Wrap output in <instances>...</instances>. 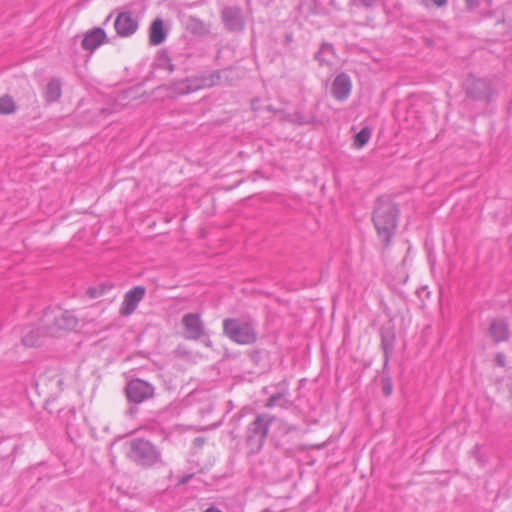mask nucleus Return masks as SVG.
<instances>
[{
    "label": "nucleus",
    "instance_id": "nucleus-1",
    "mask_svg": "<svg viewBox=\"0 0 512 512\" xmlns=\"http://www.w3.org/2000/svg\"><path fill=\"white\" fill-rule=\"evenodd\" d=\"M399 210L396 204L387 196L377 199L373 211L372 221L377 230L378 236L384 246H389L395 234L398 222Z\"/></svg>",
    "mask_w": 512,
    "mask_h": 512
},
{
    "label": "nucleus",
    "instance_id": "nucleus-2",
    "mask_svg": "<svg viewBox=\"0 0 512 512\" xmlns=\"http://www.w3.org/2000/svg\"><path fill=\"white\" fill-rule=\"evenodd\" d=\"M127 457L144 468H150L162 462L160 450L144 438H133L128 442Z\"/></svg>",
    "mask_w": 512,
    "mask_h": 512
},
{
    "label": "nucleus",
    "instance_id": "nucleus-3",
    "mask_svg": "<svg viewBox=\"0 0 512 512\" xmlns=\"http://www.w3.org/2000/svg\"><path fill=\"white\" fill-rule=\"evenodd\" d=\"M273 420L275 417L263 413L257 415L254 421L247 426L245 443L249 455L258 454L261 451Z\"/></svg>",
    "mask_w": 512,
    "mask_h": 512
},
{
    "label": "nucleus",
    "instance_id": "nucleus-4",
    "mask_svg": "<svg viewBox=\"0 0 512 512\" xmlns=\"http://www.w3.org/2000/svg\"><path fill=\"white\" fill-rule=\"evenodd\" d=\"M42 323L45 327V334L58 336L63 331L74 329L78 324V319L72 312L56 308L44 313Z\"/></svg>",
    "mask_w": 512,
    "mask_h": 512
},
{
    "label": "nucleus",
    "instance_id": "nucleus-5",
    "mask_svg": "<svg viewBox=\"0 0 512 512\" xmlns=\"http://www.w3.org/2000/svg\"><path fill=\"white\" fill-rule=\"evenodd\" d=\"M223 332L233 342L251 345L257 340L255 324L250 321L227 318L223 321Z\"/></svg>",
    "mask_w": 512,
    "mask_h": 512
},
{
    "label": "nucleus",
    "instance_id": "nucleus-6",
    "mask_svg": "<svg viewBox=\"0 0 512 512\" xmlns=\"http://www.w3.org/2000/svg\"><path fill=\"white\" fill-rule=\"evenodd\" d=\"M221 81V71L205 72L174 83V91L178 94H189L200 89L218 85Z\"/></svg>",
    "mask_w": 512,
    "mask_h": 512
},
{
    "label": "nucleus",
    "instance_id": "nucleus-7",
    "mask_svg": "<svg viewBox=\"0 0 512 512\" xmlns=\"http://www.w3.org/2000/svg\"><path fill=\"white\" fill-rule=\"evenodd\" d=\"M125 395L128 402L141 404L155 396V387L142 379H132L126 384Z\"/></svg>",
    "mask_w": 512,
    "mask_h": 512
},
{
    "label": "nucleus",
    "instance_id": "nucleus-8",
    "mask_svg": "<svg viewBox=\"0 0 512 512\" xmlns=\"http://www.w3.org/2000/svg\"><path fill=\"white\" fill-rule=\"evenodd\" d=\"M466 94L477 101L489 102L492 96L491 84L486 79L469 77L465 83Z\"/></svg>",
    "mask_w": 512,
    "mask_h": 512
},
{
    "label": "nucleus",
    "instance_id": "nucleus-9",
    "mask_svg": "<svg viewBox=\"0 0 512 512\" xmlns=\"http://www.w3.org/2000/svg\"><path fill=\"white\" fill-rule=\"evenodd\" d=\"M181 324L184 328L186 339L199 340L206 335L204 323L198 313L183 315Z\"/></svg>",
    "mask_w": 512,
    "mask_h": 512
},
{
    "label": "nucleus",
    "instance_id": "nucleus-10",
    "mask_svg": "<svg viewBox=\"0 0 512 512\" xmlns=\"http://www.w3.org/2000/svg\"><path fill=\"white\" fill-rule=\"evenodd\" d=\"M295 431L296 427L289 425L282 420L279 421L277 430L275 431L274 437L276 438V446L282 449L284 453L289 457L294 456L296 452L302 450L300 445H290L288 441L285 440L286 436Z\"/></svg>",
    "mask_w": 512,
    "mask_h": 512
},
{
    "label": "nucleus",
    "instance_id": "nucleus-11",
    "mask_svg": "<svg viewBox=\"0 0 512 512\" xmlns=\"http://www.w3.org/2000/svg\"><path fill=\"white\" fill-rule=\"evenodd\" d=\"M145 293L146 289L144 286H135L127 291L120 306V314L122 316L131 315L136 310L139 303L143 300Z\"/></svg>",
    "mask_w": 512,
    "mask_h": 512
},
{
    "label": "nucleus",
    "instance_id": "nucleus-12",
    "mask_svg": "<svg viewBox=\"0 0 512 512\" xmlns=\"http://www.w3.org/2000/svg\"><path fill=\"white\" fill-rule=\"evenodd\" d=\"M114 28L120 37H129L138 29V21L130 11L118 13L114 21Z\"/></svg>",
    "mask_w": 512,
    "mask_h": 512
},
{
    "label": "nucleus",
    "instance_id": "nucleus-13",
    "mask_svg": "<svg viewBox=\"0 0 512 512\" xmlns=\"http://www.w3.org/2000/svg\"><path fill=\"white\" fill-rule=\"evenodd\" d=\"M225 27L230 31H242L245 26L242 10L239 7H225L221 13Z\"/></svg>",
    "mask_w": 512,
    "mask_h": 512
},
{
    "label": "nucleus",
    "instance_id": "nucleus-14",
    "mask_svg": "<svg viewBox=\"0 0 512 512\" xmlns=\"http://www.w3.org/2000/svg\"><path fill=\"white\" fill-rule=\"evenodd\" d=\"M352 82L348 74L342 72L338 74L331 87L333 97L338 101H345L351 93Z\"/></svg>",
    "mask_w": 512,
    "mask_h": 512
},
{
    "label": "nucleus",
    "instance_id": "nucleus-15",
    "mask_svg": "<svg viewBox=\"0 0 512 512\" xmlns=\"http://www.w3.org/2000/svg\"><path fill=\"white\" fill-rule=\"evenodd\" d=\"M106 41V33L102 28H93L88 31L81 42L84 50L93 52Z\"/></svg>",
    "mask_w": 512,
    "mask_h": 512
},
{
    "label": "nucleus",
    "instance_id": "nucleus-16",
    "mask_svg": "<svg viewBox=\"0 0 512 512\" xmlns=\"http://www.w3.org/2000/svg\"><path fill=\"white\" fill-rule=\"evenodd\" d=\"M488 334L495 343L507 341L510 336L507 322L502 319H493Z\"/></svg>",
    "mask_w": 512,
    "mask_h": 512
},
{
    "label": "nucleus",
    "instance_id": "nucleus-17",
    "mask_svg": "<svg viewBox=\"0 0 512 512\" xmlns=\"http://www.w3.org/2000/svg\"><path fill=\"white\" fill-rule=\"evenodd\" d=\"M395 334L392 329H381V347L384 353V366L388 365L389 358L393 352Z\"/></svg>",
    "mask_w": 512,
    "mask_h": 512
},
{
    "label": "nucleus",
    "instance_id": "nucleus-18",
    "mask_svg": "<svg viewBox=\"0 0 512 512\" xmlns=\"http://www.w3.org/2000/svg\"><path fill=\"white\" fill-rule=\"evenodd\" d=\"M167 33L164 30L163 20L160 18L155 19L149 30V41L152 45H160L166 39Z\"/></svg>",
    "mask_w": 512,
    "mask_h": 512
},
{
    "label": "nucleus",
    "instance_id": "nucleus-19",
    "mask_svg": "<svg viewBox=\"0 0 512 512\" xmlns=\"http://www.w3.org/2000/svg\"><path fill=\"white\" fill-rule=\"evenodd\" d=\"M335 58V50L332 44L323 43L319 51L315 54V59L320 65H331Z\"/></svg>",
    "mask_w": 512,
    "mask_h": 512
},
{
    "label": "nucleus",
    "instance_id": "nucleus-20",
    "mask_svg": "<svg viewBox=\"0 0 512 512\" xmlns=\"http://www.w3.org/2000/svg\"><path fill=\"white\" fill-rule=\"evenodd\" d=\"M45 334V327L42 325V328H33L29 331L25 332L22 336V343L27 347H34L40 345L41 336Z\"/></svg>",
    "mask_w": 512,
    "mask_h": 512
},
{
    "label": "nucleus",
    "instance_id": "nucleus-21",
    "mask_svg": "<svg viewBox=\"0 0 512 512\" xmlns=\"http://www.w3.org/2000/svg\"><path fill=\"white\" fill-rule=\"evenodd\" d=\"M44 96L47 102H56L61 97V83L58 79H52L45 87Z\"/></svg>",
    "mask_w": 512,
    "mask_h": 512
},
{
    "label": "nucleus",
    "instance_id": "nucleus-22",
    "mask_svg": "<svg viewBox=\"0 0 512 512\" xmlns=\"http://www.w3.org/2000/svg\"><path fill=\"white\" fill-rule=\"evenodd\" d=\"M295 124L297 125H308L317 122V116L314 111L304 112L301 110L294 111Z\"/></svg>",
    "mask_w": 512,
    "mask_h": 512
},
{
    "label": "nucleus",
    "instance_id": "nucleus-23",
    "mask_svg": "<svg viewBox=\"0 0 512 512\" xmlns=\"http://www.w3.org/2000/svg\"><path fill=\"white\" fill-rule=\"evenodd\" d=\"M16 110L15 102L12 97L5 95L0 97V114L8 115Z\"/></svg>",
    "mask_w": 512,
    "mask_h": 512
},
{
    "label": "nucleus",
    "instance_id": "nucleus-24",
    "mask_svg": "<svg viewBox=\"0 0 512 512\" xmlns=\"http://www.w3.org/2000/svg\"><path fill=\"white\" fill-rule=\"evenodd\" d=\"M370 138L371 130L368 127H364L355 135V145L357 147H363L368 143Z\"/></svg>",
    "mask_w": 512,
    "mask_h": 512
},
{
    "label": "nucleus",
    "instance_id": "nucleus-25",
    "mask_svg": "<svg viewBox=\"0 0 512 512\" xmlns=\"http://www.w3.org/2000/svg\"><path fill=\"white\" fill-rule=\"evenodd\" d=\"M287 403H288V401L285 398V396L282 393H277V394L270 396V398L267 400V403L265 406L267 408H272L275 406L286 407Z\"/></svg>",
    "mask_w": 512,
    "mask_h": 512
},
{
    "label": "nucleus",
    "instance_id": "nucleus-26",
    "mask_svg": "<svg viewBox=\"0 0 512 512\" xmlns=\"http://www.w3.org/2000/svg\"><path fill=\"white\" fill-rule=\"evenodd\" d=\"M379 0H348L350 7L356 8H372Z\"/></svg>",
    "mask_w": 512,
    "mask_h": 512
},
{
    "label": "nucleus",
    "instance_id": "nucleus-27",
    "mask_svg": "<svg viewBox=\"0 0 512 512\" xmlns=\"http://www.w3.org/2000/svg\"><path fill=\"white\" fill-rule=\"evenodd\" d=\"M393 391V384L392 380L389 376L382 378V392L383 394L388 397L392 394Z\"/></svg>",
    "mask_w": 512,
    "mask_h": 512
},
{
    "label": "nucleus",
    "instance_id": "nucleus-28",
    "mask_svg": "<svg viewBox=\"0 0 512 512\" xmlns=\"http://www.w3.org/2000/svg\"><path fill=\"white\" fill-rule=\"evenodd\" d=\"M494 361H495L496 365H498L500 367H504L506 364V356L503 353L498 352L495 355Z\"/></svg>",
    "mask_w": 512,
    "mask_h": 512
},
{
    "label": "nucleus",
    "instance_id": "nucleus-29",
    "mask_svg": "<svg viewBox=\"0 0 512 512\" xmlns=\"http://www.w3.org/2000/svg\"><path fill=\"white\" fill-rule=\"evenodd\" d=\"M86 293H87V295H88L90 298H93V299H94V298H97V297L101 296V295H102V293H103V291H102V290H99V289H97V288H95V287H90V288H88V289H87V292H86Z\"/></svg>",
    "mask_w": 512,
    "mask_h": 512
},
{
    "label": "nucleus",
    "instance_id": "nucleus-30",
    "mask_svg": "<svg viewBox=\"0 0 512 512\" xmlns=\"http://www.w3.org/2000/svg\"><path fill=\"white\" fill-rule=\"evenodd\" d=\"M281 120L284 122H289V123L295 124L294 112L282 113Z\"/></svg>",
    "mask_w": 512,
    "mask_h": 512
},
{
    "label": "nucleus",
    "instance_id": "nucleus-31",
    "mask_svg": "<svg viewBox=\"0 0 512 512\" xmlns=\"http://www.w3.org/2000/svg\"><path fill=\"white\" fill-rule=\"evenodd\" d=\"M193 476H194V474H192V473L183 475L182 477L179 478L178 485L187 484L193 478Z\"/></svg>",
    "mask_w": 512,
    "mask_h": 512
},
{
    "label": "nucleus",
    "instance_id": "nucleus-32",
    "mask_svg": "<svg viewBox=\"0 0 512 512\" xmlns=\"http://www.w3.org/2000/svg\"><path fill=\"white\" fill-rule=\"evenodd\" d=\"M481 0H465L468 9L472 10L480 5Z\"/></svg>",
    "mask_w": 512,
    "mask_h": 512
},
{
    "label": "nucleus",
    "instance_id": "nucleus-33",
    "mask_svg": "<svg viewBox=\"0 0 512 512\" xmlns=\"http://www.w3.org/2000/svg\"><path fill=\"white\" fill-rule=\"evenodd\" d=\"M435 5L441 7L447 3V0H432Z\"/></svg>",
    "mask_w": 512,
    "mask_h": 512
},
{
    "label": "nucleus",
    "instance_id": "nucleus-34",
    "mask_svg": "<svg viewBox=\"0 0 512 512\" xmlns=\"http://www.w3.org/2000/svg\"><path fill=\"white\" fill-rule=\"evenodd\" d=\"M204 512H222V511L215 506H210Z\"/></svg>",
    "mask_w": 512,
    "mask_h": 512
}]
</instances>
